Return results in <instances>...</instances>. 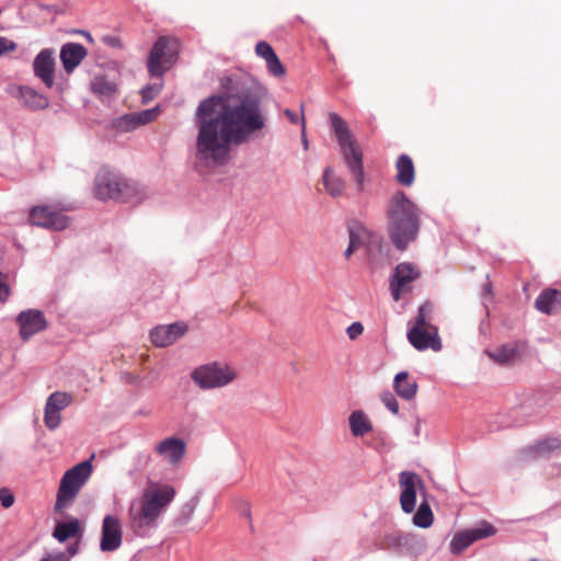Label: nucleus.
Here are the masks:
<instances>
[{"label": "nucleus", "mask_w": 561, "mask_h": 561, "mask_svg": "<svg viewBox=\"0 0 561 561\" xmlns=\"http://www.w3.org/2000/svg\"><path fill=\"white\" fill-rule=\"evenodd\" d=\"M225 94L202 100L194 114L197 128L195 159L203 164L222 165L232 146H240L266 127L267 88L249 77L221 80Z\"/></svg>", "instance_id": "nucleus-1"}, {"label": "nucleus", "mask_w": 561, "mask_h": 561, "mask_svg": "<svg viewBox=\"0 0 561 561\" xmlns=\"http://www.w3.org/2000/svg\"><path fill=\"white\" fill-rule=\"evenodd\" d=\"M387 231L392 244L403 251L420 231V209L402 191L394 192L387 206Z\"/></svg>", "instance_id": "nucleus-2"}, {"label": "nucleus", "mask_w": 561, "mask_h": 561, "mask_svg": "<svg viewBox=\"0 0 561 561\" xmlns=\"http://www.w3.org/2000/svg\"><path fill=\"white\" fill-rule=\"evenodd\" d=\"M175 490L171 485H157L146 490L139 500L130 503L128 519L130 529L140 537L147 536L158 526V519L173 501Z\"/></svg>", "instance_id": "nucleus-3"}, {"label": "nucleus", "mask_w": 561, "mask_h": 561, "mask_svg": "<svg viewBox=\"0 0 561 561\" xmlns=\"http://www.w3.org/2000/svg\"><path fill=\"white\" fill-rule=\"evenodd\" d=\"M329 121L341 148L344 161L358 185V191H362L365 180L362 150L353 138L345 121L339 114L330 113Z\"/></svg>", "instance_id": "nucleus-4"}, {"label": "nucleus", "mask_w": 561, "mask_h": 561, "mask_svg": "<svg viewBox=\"0 0 561 561\" xmlns=\"http://www.w3.org/2000/svg\"><path fill=\"white\" fill-rule=\"evenodd\" d=\"M138 194L136 182L106 168L100 169L94 180V196L100 201L129 202Z\"/></svg>", "instance_id": "nucleus-5"}, {"label": "nucleus", "mask_w": 561, "mask_h": 561, "mask_svg": "<svg viewBox=\"0 0 561 561\" xmlns=\"http://www.w3.org/2000/svg\"><path fill=\"white\" fill-rule=\"evenodd\" d=\"M91 473V459L81 461L64 473L56 496V511L66 508L75 500L81 488L89 480Z\"/></svg>", "instance_id": "nucleus-6"}, {"label": "nucleus", "mask_w": 561, "mask_h": 561, "mask_svg": "<svg viewBox=\"0 0 561 561\" xmlns=\"http://www.w3.org/2000/svg\"><path fill=\"white\" fill-rule=\"evenodd\" d=\"M191 377L199 388L214 389L225 387L233 381L236 373L225 363L213 362L195 368Z\"/></svg>", "instance_id": "nucleus-7"}, {"label": "nucleus", "mask_w": 561, "mask_h": 561, "mask_svg": "<svg viewBox=\"0 0 561 561\" xmlns=\"http://www.w3.org/2000/svg\"><path fill=\"white\" fill-rule=\"evenodd\" d=\"M178 55V43L167 36H160L152 45L147 67L151 77L163 76L174 64Z\"/></svg>", "instance_id": "nucleus-8"}, {"label": "nucleus", "mask_w": 561, "mask_h": 561, "mask_svg": "<svg viewBox=\"0 0 561 561\" xmlns=\"http://www.w3.org/2000/svg\"><path fill=\"white\" fill-rule=\"evenodd\" d=\"M383 545L388 550L400 554L417 559L426 551V540L411 533H393L385 536Z\"/></svg>", "instance_id": "nucleus-9"}, {"label": "nucleus", "mask_w": 561, "mask_h": 561, "mask_svg": "<svg viewBox=\"0 0 561 561\" xmlns=\"http://www.w3.org/2000/svg\"><path fill=\"white\" fill-rule=\"evenodd\" d=\"M15 322L19 325V334L23 341H28L32 336L43 332L48 327L44 312L34 308L22 310L16 316Z\"/></svg>", "instance_id": "nucleus-10"}, {"label": "nucleus", "mask_w": 561, "mask_h": 561, "mask_svg": "<svg viewBox=\"0 0 561 561\" xmlns=\"http://www.w3.org/2000/svg\"><path fill=\"white\" fill-rule=\"evenodd\" d=\"M28 220L32 225L56 231L68 227V217L51 210L48 206H35L30 210Z\"/></svg>", "instance_id": "nucleus-11"}, {"label": "nucleus", "mask_w": 561, "mask_h": 561, "mask_svg": "<svg viewBox=\"0 0 561 561\" xmlns=\"http://www.w3.org/2000/svg\"><path fill=\"white\" fill-rule=\"evenodd\" d=\"M123 542V531L119 519L114 515H106L102 523L100 549L103 552L116 551Z\"/></svg>", "instance_id": "nucleus-12"}, {"label": "nucleus", "mask_w": 561, "mask_h": 561, "mask_svg": "<svg viewBox=\"0 0 561 561\" xmlns=\"http://www.w3.org/2000/svg\"><path fill=\"white\" fill-rule=\"evenodd\" d=\"M399 483L402 488L400 495L401 508L404 513H412L416 504V486L423 485L422 479L412 471H402L399 474Z\"/></svg>", "instance_id": "nucleus-13"}, {"label": "nucleus", "mask_w": 561, "mask_h": 561, "mask_svg": "<svg viewBox=\"0 0 561 561\" xmlns=\"http://www.w3.org/2000/svg\"><path fill=\"white\" fill-rule=\"evenodd\" d=\"M55 50L53 48L42 49L33 60V72L46 88H53L55 73Z\"/></svg>", "instance_id": "nucleus-14"}, {"label": "nucleus", "mask_w": 561, "mask_h": 561, "mask_svg": "<svg viewBox=\"0 0 561 561\" xmlns=\"http://www.w3.org/2000/svg\"><path fill=\"white\" fill-rule=\"evenodd\" d=\"M419 276L420 273L412 263L403 262L398 264L389 285L392 298L398 301L401 298L402 291L405 290V286L417 279Z\"/></svg>", "instance_id": "nucleus-15"}, {"label": "nucleus", "mask_w": 561, "mask_h": 561, "mask_svg": "<svg viewBox=\"0 0 561 561\" xmlns=\"http://www.w3.org/2000/svg\"><path fill=\"white\" fill-rule=\"evenodd\" d=\"M186 331L187 325L184 322L158 325L150 331V340L158 347H167L184 335Z\"/></svg>", "instance_id": "nucleus-16"}, {"label": "nucleus", "mask_w": 561, "mask_h": 561, "mask_svg": "<svg viewBox=\"0 0 561 561\" xmlns=\"http://www.w3.org/2000/svg\"><path fill=\"white\" fill-rule=\"evenodd\" d=\"M8 93L19 99L24 106L32 111L44 110L49 105V101L45 95L27 85H12L8 89Z\"/></svg>", "instance_id": "nucleus-17"}, {"label": "nucleus", "mask_w": 561, "mask_h": 561, "mask_svg": "<svg viewBox=\"0 0 561 561\" xmlns=\"http://www.w3.org/2000/svg\"><path fill=\"white\" fill-rule=\"evenodd\" d=\"M408 340L417 351L432 348L433 351L438 352L442 350V342L438 337L436 328H432V330L411 328L408 331Z\"/></svg>", "instance_id": "nucleus-18"}, {"label": "nucleus", "mask_w": 561, "mask_h": 561, "mask_svg": "<svg viewBox=\"0 0 561 561\" xmlns=\"http://www.w3.org/2000/svg\"><path fill=\"white\" fill-rule=\"evenodd\" d=\"M88 56V49L80 43H65L59 53L64 70L70 75Z\"/></svg>", "instance_id": "nucleus-19"}, {"label": "nucleus", "mask_w": 561, "mask_h": 561, "mask_svg": "<svg viewBox=\"0 0 561 561\" xmlns=\"http://www.w3.org/2000/svg\"><path fill=\"white\" fill-rule=\"evenodd\" d=\"M185 450L186 445L184 440L178 437H168L156 447V451L172 465H176L182 460Z\"/></svg>", "instance_id": "nucleus-20"}, {"label": "nucleus", "mask_w": 561, "mask_h": 561, "mask_svg": "<svg viewBox=\"0 0 561 561\" xmlns=\"http://www.w3.org/2000/svg\"><path fill=\"white\" fill-rule=\"evenodd\" d=\"M396 181L402 186H411L414 183L415 170L410 156L402 153L396 161Z\"/></svg>", "instance_id": "nucleus-21"}, {"label": "nucleus", "mask_w": 561, "mask_h": 561, "mask_svg": "<svg viewBox=\"0 0 561 561\" xmlns=\"http://www.w3.org/2000/svg\"><path fill=\"white\" fill-rule=\"evenodd\" d=\"M561 304V291L556 288L543 289L535 300L537 310L545 314H551L557 305Z\"/></svg>", "instance_id": "nucleus-22"}, {"label": "nucleus", "mask_w": 561, "mask_h": 561, "mask_svg": "<svg viewBox=\"0 0 561 561\" xmlns=\"http://www.w3.org/2000/svg\"><path fill=\"white\" fill-rule=\"evenodd\" d=\"M561 442L558 437H546L538 440L535 445L526 448V453L529 457H550L554 451L559 450Z\"/></svg>", "instance_id": "nucleus-23"}, {"label": "nucleus", "mask_w": 561, "mask_h": 561, "mask_svg": "<svg viewBox=\"0 0 561 561\" xmlns=\"http://www.w3.org/2000/svg\"><path fill=\"white\" fill-rule=\"evenodd\" d=\"M81 525L78 518H72L69 522H59L56 524L53 537L59 542H65L69 538L81 537Z\"/></svg>", "instance_id": "nucleus-24"}, {"label": "nucleus", "mask_w": 561, "mask_h": 561, "mask_svg": "<svg viewBox=\"0 0 561 561\" xmlns=\"http://www.w3.org/2000/svg\"><path fill=\"white\" fill-rule=\"evenodd\" d=\"M408 377L409 374L407 371L398 373L393 380V388L400 398L412 400L416 396L417 383L416 381H409Z\"/></svg>", "instance_id": "nucleus-25"}, {"label": "nucleus", "mask_w": 561, "mask_h": 561, "mask_svg": "<svg viewBox=\"0 0 561 561\" xmlns=\"http://www.w3.org/2000/svg\"><path fill=\"white\" fill-rule=\"evenodd\" d=\"M350 428L355 437H363L373 431V424L362 410L353 411L348 417Z\"/></svg>", "instance_id": "nucleus-26"}, {"label": "nucleus", "mask_w": 561, "mask_h": 561, "mask_svg": "<svg viewBox=\"0 0 561 561\" xmlns=\"http://www.w3.org/2000/svg\"><path fill=\"white\" fill-rule=\"evenodd\" d=\"M369 236V231L362 225L352 226L348 228V247L344 251L345 259H350L352 254L364 242V238Z\"/></svg>", "instance_id": "nucleus-27"}, {"label": "nucleus", "mask_w": 561, "mask_h": 561, "mask_svg": "<svg viewBox=\"0 0 561 561\" xmlns=\"http://www.w3.org/2000/svg\"><path fill=\"white\" fill-rule=\"evenodd\" d=\"M90 87L92 93L101 98H111L117 91L116 83L108 80L105 76L94 77L90 83Z\"/></svg>", "instance_id": "nucleus-28"}, {"label": "nucleus", "mask_w": 561, "mask_h": 561, "mask_svg": "<svg viewBox=\"0 0 561 561\" xmlns=\"http://www.w3.org/2000/svg\"><path fill=\"white\" fill-rule=\"evenodd\" d=\"M322 181L327 192L332 197L342 195L344 190V181L340 176L335 175L332 168H327L324 170Z\"/></svg>", "instance_id": "nucleus-29"}, {"label": "nucleus", "mask_w": 561, "mask_h": 561, "mask_svg": "<svg viewBox=\"0 0 561 561\" xmlns=\"http://www.w3.org/2000/svg\"><path fill=\"white\" fill-rule=\"evenodd\" d=\"M474 542L470 529L454 535L449 549L454 554H459Z\"/></svg>", "instance_id": "nucleus-30"}, {"label": "nucleus", "mask_w": 561, "mask_h": 561, "mask_svg": "<svg viewBox=\"0 0 561 561\" xmlns=\"http://www.w3.org/2000/svg\"><path fill=\"white\" fill-rule=\"evenodd\" d=\"M434 522L432 508L427 502H422L413 516V524L420 528H428Z\"/></svg>", "instance_id": "nucleus-31"}, {"label": "nucleus", "mask_w": 561, "mask_h": 561, "mask_svg": "<svg viewBox=\"0 0 561 561\" xmlns=\"http://www.w3.org/2000/svg\"><path fill=\"white\" fill-rule=\"evenodd\" d=\"M72 402V396L67 392L56 391L51 393L47 401L46 407L49 409L61 411Z\"/></svg>", "instance_id": "nucleus-32"}, {"label": "nucleus", "mask_w": 561, "mask_h": 561, "mask_svg": "<svg viewBox=\"0 0 561 561\" xmlns=\"http://www.w3.org/2000/svg\"><path fill=\"white\" fill-rule=\"evenodd\" d=\"M489 356L496 363L506 364L516 356V351L514 347L503 345L496 351L490 352Z\"/></svg>", "instance_id": "nucleus-33"}, {"label": "nucleus", "mask_w": 561, "mask_h": 561, "mask_svg": "<svg viewBox=\"0 0 561 561\" xmlns=\"http://www.w3.org/2000/svg\"><path fill=\"white\" fill-rule=\"evenodd\" d=\"M431 312V307L428 304H423L419 307L417 316L415 318V323L413 328H419L421 330H432L434 328L428 321L427 316Z\"/></svg>", "instance_id": "nucleus-34"}, {"label": "nucleus", "mask_w": 561, "mask_h": 561, "mask_svg": "<svg viewBox=\"0 0 561 561\" xmlns=\"http://www.w3.org/2000/svg\"><path fill=\"white\" fill-rule=\"evenodd\" d=\"M115 127L119 131L127 133L136 129L139 125L134 113H129L119 117L115 123Z\"/></svg>", "instance_id": "nucleus-35"}, {"label": "nucleus", "mask_w": 561, "mask_h": 561, "mask_svg": "<svg viewBox=\"0 0 561 561\" xmlns=\"http://www.w3.org/2000/svg\"><path fill=\"white\" fill-rule=\"evenodd\" d=\"M474 541L495 535L496 528L488 522H482L478 527L470 529Z\"/></svg>", "instance_id": "nucleus-36"}, {"label": "nucleus", "mask_w": 561, "mask_h": 561, "mask_svg": "<svg viewBox=\"0 0 561 561\" xmlns=\"http://www.w3.org/2000/svg\"><path fill=\"white\" fill-rule=\"evenodd\" d=\"M44 422L49 430H56L61 422L60 411L45 405Z\"/></svg>", "instance_id": "nucleus-37"}, {"label": "nucleus", "mask_w": 561, "mask_h": 561, "mask_svg": "<svg viewBox=\"0 0 561 561\" xmlns=\"http://www.w3.org/2000/svg\"><path fill=\"white\" fill-rule=\"evenodd\" d=\"M159 113L160 107L156 106L140 112H134V115L137 118L138 125L142 126L152 122L158 116Z\"/></svg>", "instance_id": "nucleus-38"}, {"label": "nucleus", "mask_w": 561, "mask_h": 561, "mask_svg": "<svg viewBox=\"0 0 561 561\" xmlns=\"http://www.w3.org/2000/svg\"><path fill=\"white\" fill-rule=\"evenodd\" d=\"M197 503H198V499L195 496L183 505L181 514L179 516V522L181 524H186L191 519V517L197 506Z\"/></svg>", "instance_id": "nucleus-39"}, {"label": "nucleus", "mask_w": 561, "mask_h": 561, "mask_svg": "<svg viewBox=\"0 0 561 561\" xmlns=\"http://www.w3.org/2000/svg\"><path fill=\"white\" fill-rule=\"evenodd\" d=\"M382 250H383L382 240L377 237H371L370 241L367 244V255H368L369 261L371 263H375V262L377 263L378 259H377L375 252L378 251L381 253Z\"/></svg>", "instance_id": "nucleus-40"}, {"label": "nucleus", "mask_w": 561, "mask_h": 561, "mask_svg": "<svg viewBox=\"0 0 561 561\" xmlns=\"http://www.w3.org/2000/svg\"><path fill=\"white\" fill-rule=\"evenodd\" d=\"M266 67L268 72L274 77H282L285 73V68L278 59L277 55H273L272 58H267Z\"/></svg>", "instance_id": "nucleus-41"}, {"label": "nucleus", "mask_w": 561, "mask_h": 561, "mask_svg": "<svg viewBox=\"0 0 561 561\" xmlns=\"http://www.w3.org/2000/svg\"><path fill=\"white\" fill-rule=\"evenodd\" d=\"M162 85L157 83L147 84L146 87H144L141 90L142 103L146 104L152 101L159 94Z\"/></svg>", "instance_id": "nucleus-42"}, {"label": "nucleus", "mask_w": 561, "mask_h": 561, "mask_svg": "<svg viewBox=\"0 0 561 561\" xmlns=\"http://www.w3.org/2000/svg\"><path fill=\"white\" fill-rule=\"evenodd\" d=\"M381 401L389 411H391L393 414H398L399 403L390 391L382 392Z\"/></svg>", "instance_id": "nucleus-43"}, {"label": "nucleus", "mask_w": 561, "mask_h": 561, "mask_svg": "<svg viewBox=\"0 0 561 561\" xmlns=\"http://www.w3.org/2000/svg\"><path fill=\"white\" fill-rule=\"evenodd\" d=\"M300 108H301V114L300 115H298L296 112H294V111H291L289 108H286L284 111V114L290 121V123H293V124H300L301 125V129L305 130L306 129V122H305V117H304V104H301Z\"/></svg>", "instance_id": "nucleus-44"}, {"label": "nucleus", "mask_w": 561, "mask_h": 561, "mask_svg": "<svg viewBox=\"0 0 561 561\" xmlns=\"http://www.w3.org/2000/svg\"><path fill=\"white\" fill-rule=\"evenodd\" d=\"M255 53L264 60L272 58V56L275 55L273 47L266 42H259L255 47Z\"/></svg>", "instance_id": "nucleus-45"}, {"label": "nucleus", "mask_w": 561, "mask_h": 561, "mask_svg": "<svg viewBox=\"0 0 561 561\" xmlns=\"http://www.w3.org/2000/svg\"><path fill=\"white\" fill-rule=\"evenodd\" d=\"M9 274L0 272V301L4 302L10 296V287L7 283Z\"/></svg>", "instance_id": "nucleus-46"}, {"label": "nucleus", "mask_w": 561, "mask_h": 561, "mask_svg": "<svg viewBox=\"0 0 561 561\" xmlns=\"http://www.w3.org/2000/svg\"><path fill=\"white\" fill-rule=\"evenodd\" d=\"M0 503L4 508L14 504V495L8 488L0 489Z\"/></svg>", "instance_id": "nucleus-47"}, {"label": "nucleus", "mask_w": 561, "mask_h": 561, "mask_svg": "<svg viewBox=\"0 0 561 561\" xmlns=\"http://www.w3.org/2000/svg\"><path fill=\"white\" fill-rule=\"evenodd\" d=\"M364 331V327L360 322H353L346 330V333L351 340H355Z\"/></svg>", "instance_id": "nucleus-48"}, {"label": "nucleus", "mask_w": 561, "mask_h": 561, "mask_svg": "<svg viewBox=\"0 0 561 561\" xmlns=\"http://www.w3.org/2000/svg\"><path fill=\"white\" fill-rule=\"evenodd\" d=\"M15 47V43L0 36V55H2L5 51L14 50Z\"/></svg>", "instance_id": "nucleus-49"}, {"label": "nucleus", "mask_w": 561, "mask_h": 561, "mask_svg": "<svg viewBox=\"0 0 561 561\" xmlns=\"http://www.w3.org/2000/svg\"><path fill=\"white\" fill-rule=\"evenodd\" d=\"M41 561H69V557L65 552L50 553Z\"/></svg>", "instance_id": "nucleus-50"}, {"label": "nucleus", "mask_w": 561, "mask_h": 561, "mask_svg": "<svg viewBox=\"0 0 561 561\" xmlns=\"http://www.w3.org/2000/svg\"><path fill=\"white\" fill-rule=\"evenodd\" d=\"M79 548H80V542L79 541H76L73 543H70L68 547H67V551L65 552L67 554V557L72 558L75 557L78 552H79Z\"/></svg>", "instance_id": "nucleus-51"}, {"label": "nucleus", "mask_w": 561, "mask_h": 561, "mask_svg": "<svg viewBox=\"0 0 561 561\" xmlns=\"http://www.w3.org/2000/svg\"><path fill=\"white\" fill-rule=\"evenodd\" d=\"M103 42L111 47H121L122 46L121 39L116 36H105L103 38Z\"/></svg>", "instance_id": "nucleus-52"}, {"label": "nucleus", "mask_w": 561, "mask_h": 561, "mask_svg": "<svg viewBox=\"0 0 561 561\" xmlns=\"http://www.w3.org/2000/svg\"><path fill=\"white\" fill-rule=\"evenodd\" d=\"M420 432H421V423H420V420L417 419L416 424H415V427H414V434H415V436H419V435H420Z\"/></svg>", "instance_id": "nucleus-53"}, {"label": "nucleus", "mask_w": 561, "mask_h": 561, "mask_svg": "<svg viewBox=\"0 0 561 561\" xmlns=\"http://www.w3.org/2000/svg\"><path fill=\"white\" fill-rule=\"evenodd\" d=\"M483 293H484L485 295L491 294V284H485V285L483 286Z\"/></svg>", "instance_id": "nucleus-54"}, {"label": "nucleus", "mask_w": 561, "mask_h": 561, "mask_svg": "<svg viewBox=\"0 0 561 561\" xmlns=\"http://www.w3.org/2000/svg\"><path fill=\"white\" fill-rule=\"evenodd\" d=\"M302 142H304L305 148L308 149V145L309 144H308V140L306 138V129L302 130Z\"/></svg>", "instance_id": "nucleus-55"}, {"label": "nucleus", "mask_w": 561, "mask_h": 561, "mask_svg": "<svg viewBox=\"0 0 561 561\" xmlns=\"http://www.w3.org/2000/svg\"><path fill=\"white\" fill-rule=\"evenodd\" d=\"M80 33L83 34L85 36V38H88L90 42H92V36L89 32L81 31Z\"/></svg>", "instance_id": "nucleus-56"}, {"label": "nucleus", "mask_w": 561, "mask_h": 561, "mask_svg": "<svg viewBox=\"0 0 561 561\" xmlns=\"http://www.w3.org/2000/svg\"><path fill=\"white\" fill-rule=\"evenodd\" d=\"M528 561H540V560H538V559H536V558H533V559H530V560H528Z\"/></svg>", "instance_id": "nucleus-57"}, {"label": "nucleus", "mask_w": 561, "mask_h": 561, "mask_svg": "<svg viewBox=\"0 0 561 561\" xmlns=\"http://www.w3.org/2000/svg\"><path fill=\"white\" fill-rule=\"evenodd\" d=\"M131 561H137V560H135V559H134V560H131Z\"/></svg>", "instance_id": "nucleus-58"}]
</instances>
